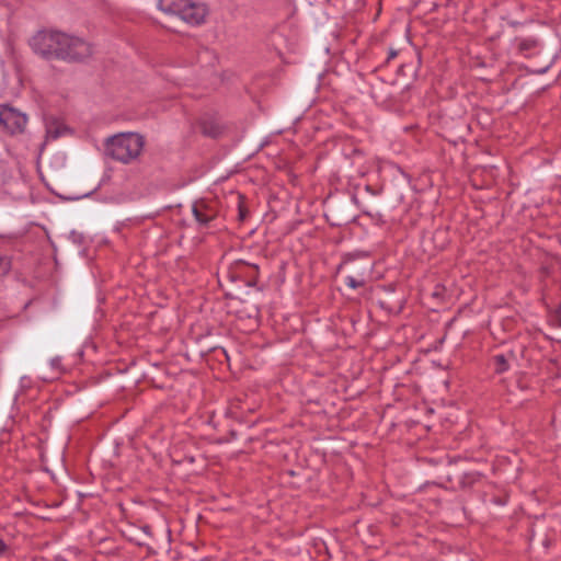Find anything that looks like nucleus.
I'll list each match as a JSON object with an SVG mask.
<instances>
[{
  "label": "nucleus",
  "mask_w": 561,
  "mask_h": 561,
  "mask_svg": "<svg viewBox=\"0 0 561 561\" xmlns=\"http://www.w3.org/2000/svg\"><path fill=\"white\" fill-rule=\"evenodd\" d=\"M347 285L352 288H357L363 285V282L356 280L354 277H347Z\"/></svg>",
  "instance_id": "nucleus-11"
},
{
  "label": "nucleus",
  "mask_w": 561,
  "mask_h": 561,
  "mask_svg": "<svg viewBox=\"0 0 561 561\" xmlns=\"http://www.w3.org/2000/svg\"><path fill=\"white\" fill-rule=\"evenodd\" d=\"M10 266L9 259L0 256V276L5 275L9 272Z\"/></svg>",
  "instance_id": "nucleus-10"
},
{
  "label": "nucleus",
  "mask_w": 561,
  "mask_h": 561,
  "mask_svg": "<svg viewBox=\"0 0 561 561\" xmlns=\"http://www.w3.org/2000/svg\"><path fill=\"white\" fill-rule=\"evenodd\" d=\"M192 210L195 219L203 225L208 224L217 216L215 204L205 199L195 202Z\"/></svg>",
  "instance_id": "nucleus-6"
},
{
  "label": "nucleus",
  "mask_w": 561,
  "mask_h": 561,
  "mask_svg": "<svg viewBox=\"0 0 561 561\" xmlns=\"http://www.w3.org/2000/svg\"><path fill=\"white\" fill-rule=\"evenodd\" d=\"M64 49V60L67 61H82L93 54V46L89 42L70 34H66Z\"/></svg>",
  "instance_id": "nucleus-4"
},
{
  "label": "nucleus",
  "mask_w": 561,
  "mask_h": 561,
  "mask_svg": "<svg viewBox=\"0 0 561 561\" xmlns=\"http://www.w3.org/2000/svg\"><path fill=\"white\" fill-rule=\"evenodd\" d=\"M513 357V354L511 353L508 357H506L505 355H496L494 357V360H495V364H496V373L501 374V373H504L507 368H508V365H507V360Z\"/></svg>",
  "instance_id": "nucleus-9"
},
{
  "label": "nucleus",
  "mask_w": 561,
  "mask_h": 561,
  "mask_svg": "<svg viewBox=\"0 0 561 561\" xmlns=\"http://www.w3.org/2000/svg\"><path fill=\"white\" fill-rule=\"evenodd\" d=\"M201 127L204 135L214 138L217 137L221 131L219 124L213 119L203 121L201 123Z\"/></svg>",
  "instance_id": "nucleus-8"
},
{
  "label": "nucleus",
  "mask_w": 561,
  "mask_h": 561,
  "mask_svg": "<svg viewBox=\"0 0 561 561\" xmlns=\"http://www.w3.org/2000/svg\"><path fill=\"white\" fill-rule=\"evenodd\" d=\"M496 503H499V504H504V503H505V501H496Z\"/></svg>",
  "instance_id": "nucleus-16"
},
{
  "label": "nucleus",
  "mask_w": 561,
  "mask_h": 561,
  "mask_svg": "<svg viewBox=\"0 0 561 561\" xmlns=\"http://www.w3.org/2000/svg\"><path fill=\"white\" fill-rule=\"evenodd\" d=\"M66 34L60 31H42L32 37L31 46L35 53L46 59H60L65 57Z\"/></svg>",
  "instance_id": "nucleus-3"
},
{
  "label": "nucleus",
  "mask_w": 561,
  "mask_h": 561,
  "mask_svg": "<svg viewBox=\"0 0 561 561\" xmlns=\"http://www.w3.org/2000/svg\"><path fill=\"white\" fill-rule=\"evenodd\" d=\"M239 218L240 220H243L245 218V210L242 207H240L239 209Z\"/></svg>",
  "instance_id": "nucleus-12"
},
{
  "label": "nucleus",
  "mask_w": 561,
  "mask_h": 561,
  "mask_svg": "<svg viewBox=\"0 0 561 561\" xmlns=\"http://www.w3.org/2000/svg\"><path fill=\"white\" fill-rule=\"evenodd\" d=\"M556 318H557L559 324L561 325V307L558 309V311L556 313Z\"/></svg>",
  "instance_id": "nucleus-13"
},
{
  "label": "nucleus",
  "mask_w": 561,
  "mask_h": 561,
  "mask_svg": "<svg viewBox=\"0 0 561 561\" xmlns=\"http://www.w3.org/2000/svg\"><path fill=\"white\" fill-rule=\"evenodd\" d=\"M26 122V116L14 108L5 106L0 110V126L10 134L23 131Z\"/></svg>",
  "instance_id": "nucleus-5"
},
{
  "label": "nucleus",
  "mask_w": 561,
  "mask_h": 561,
  "mask_svg": "<svg viewBox=\"0 0 561 561\" xmlns=\"http://www.w3.org/2000/svg\"><path fill=\"white\" fill-rule=\"evenodd\" d=\"M67 131V128L62 123L57 121H51L46 126V138L47 139H57L62 136Z\"/></svg>",
  "instance_id": "nucleus-7"
},
{
  "label": "nucleus",
  "mask_w": 561,
  "mask_h": 561,
  "mask_svg": "<svg viewBox=\"0 0 561 561\" xmlns=\"http://www.w3.org/2000/svg\"><path fill=\"white\" fill-rule=\"evenodd\" d=\"M158 9L192 25L204 23L208 14L207 5L195 0H159Z\"/></svg>",
  "instance_id": "nucleus-1"
},
{
  "label": "nucleus",
  "mask_w": 561,
  "mask_h": 561,
  "mask_svg": "<svg viewBox=\"0 0 561 561\" xmlns=\"http://www.w3.org/2000/svg\"><path fill=\"white\" fill-rule=\"evenodd\" d=\"M396 56V53L394 51H391L390 53V58H393Z\"/></svg>",
  "instance_id": "nucleus-15"
},
{
  "label": "nucleus",
  "mask_w": 561,
  "mask_h": 561,
  "mask_svg": "<svg viewBox=\"0 0 561 561\" xmlns=\"http://www.w3.org/2000/svg\"><path fill=\"white\" fill-rule=\"evenodd\" d=\"M144 147V138L136 133H123L107 139L105 151L115 160L128 163L136 159Z\"/></svg>",
  "instance_id": "nucleus-2"
},
{
  "label": "nucleus",
  "mask_w": 561,
  "mask_h": 561,
  "mask_svg": "<svg viewBox=\"0 0 561 561\" xmlns=\"http://www.w3.org/2000/svg\"><path fill=\"white\" fill-rule=\"evenodd\" d=\"M4 549H5V545L2 541V539H0V556L3 553Z\"/></svg>",
  "instance_id": "nucleus-14"
}]
</instances>
